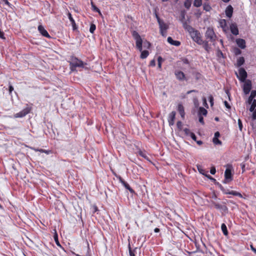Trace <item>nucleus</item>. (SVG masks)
Returning a JSON list of instances; mask_svg holds the SVG:
<instances>
[{
	"label": "nucleus",
	"instance_id": "27",
	"mask_svg": "<svg viewBox=\"0 0 256 256\" xmlns=\"http://www.w3.org/2000/svg\"><path fill=\"white\" fill-rule=\"evenodd\" d=\"M90 4H91L92 8V10L93 11L98 12V14H102L101 12H100V10H99V8L96 7V6L94 4V3L93 2L92 0H91V2H90Z\"/></svg>",
	"mask_w": 256,
	"mask_h": 256
},
{
	"label": "nucleus",
	"instance_id": "2",
	"mask_svg": "<svg viewBox=\"0 0 256 256\" xmlns=\"http://www.w3.org/2000/svg\"><path fill=\"white\" fill-rule=\"evenodd\" d=\"M132 36L136 40V48L141 52L140 58L142 59L146 58L149 55V52L147 50H142V40L139 34L136 30L132 32Z\"/></svg>",
	"mask_w": 256,
	"mask_h": 256
},
{
	"label": "nucleus",
	"instance_id": "59",
	"mask_svg": "<svg viewBox=\"0 0 256 256\" xmlns=\"http://www.w3.org/2000/svg\"><path fill=\"white\" fill-rule=\"evenodd\" d=\"M235 53H236V54H241V50H240L238 48H236V51H235Z\"/></svg>",
	"mask_w": 256,
	"mask_h": 256
},
{
	"label": "nucleus",
	"instance_id": "19",
	"mask_svg": "<svg viewBox=\"0 0 256 256\" xmlns=\"http://www.w3.org/2000/svg\"><path fill=\"white\" fill-rule=\"evenodd\" d=\"M178 110L182 118H184L185 115L184 110V107L182 104H178Z\"/></svg>",
	"mask_w": 256,
	"mask_h": 256
},
{
	"label": "nucleus",
	"instance_id": "50",
	"mask_svg": "<svg viewBox=\"0 0 256 256\" xmlns=\"http://www.w3.org/2000/svg\"><path fill=\"white\" fill-rule=\"evenodd\" d=\"M149 65L150 66H156V61H155V60L154 59V60H150Z\"/></svg>",
	"mask_w": 256,
	"mask_h": 256
},
{
	"label": "nucleus",
	"instance_id": "16",
	"mask_svg": "<svg viewBox=\"0 0 256 256\" xmlns=\"http://www.w3.org/2000/svg\"><path fill=\"white\" fill-rule=\"evenodd\" d=\"M236 43L238 47L242 49H244L246 47V41L242 38H238L236 40Z\"/></svg>",
	"mask_w": 256,
	"mask_h": 256
},
{
	"label": "nucleus",
	"instance_id": "23",
	"mask_svg": "<svg viewBox=\"0 0 256 256\" xmlns=\"http://www.w3.org/2000/svg\"><path fill=\"white\" fill-rule=\"evenodd\" d=\"M136 154H138L139 156H141L142 157L144 158L146 160H149V158L147 156L145 151H142L140 149L138 148V151Z\"/></svg>",
	"mask_w": 256,
	"mask_h": 256
},
{
	"label": "nucleus",
	"instance_id": "17",
	"mask_svg": "<svg viewBox=\"0 0 256 256\" xmlns=\"http://www.w3.org/2000/svg\"><path fill=\"white\" fill-rule=\"evenodd\" d=\"M226 16L229 18H230L232 16V13H233V8L231 5L228 6L226 10Z\"/></svg>",
	"mask_w": 256,
	"mask_h": 256
},
{
	"label": "nucleus",
	"instance_id": "35",
	"mask_svg": "<svg viewBox=\"0 0 256 256\" xmlns=\"http://www.w3.org/2000/svg\"><path fill=\"white\" fill-rule=\"evenodd\" d=\"M54 241H55L56 244H57V246H60V244L58 240V234L56 232L54 236Z\"/></svg>",
	"mask_w": 256,
	"mask_h": 256
},
{
	"label": "nucleus",
	"instance_id": "41",
	"mask_svg": "<svg viewBox=\"0 0 256 256\" xmlns=\"http://www.w3.org/2000/svg\"><path fill=\"white\" fill-rule=\"evenodd\" d=\"M238 125L240 130L242 132V124L241 120L240 118L238 120Z\"/></svg>",
	"mask_w": 256,
	"mask_h": 256
},
{
	"label": "nucleus",
	"instance_id": "48",
	"mask_svg": "<svg viewBox=\"0 0 256 256\" xmlns=\"http://www.w3.org/2000/svg\"><path fill=\"white\" fill-rule=\"evenodd\" d=\"M209 100H210V105L212 106H213L214 104V98L213 96L210 95V96H209Z\"/></svg>",
	"mask_w": 256,
	"mask_h": 256
},
{
	"label": "nucleus",
	"instance_id": "20",
	"mask_svg": "<svg viewBox=\"0 0 256 256\" xmlns=\"http://www.w3.org/2000/svg\"><path fill=\"white\" fill-rule=\"evenodd\" d=\"M220 27L222 28V30L224 32H226V29L228 28L226 21L224 19H222L220 20Z\"/></svg>",
	"mask_w": 256,
	"mask_h": 256
},
{
	"label": "nucleus",
	"instance_id": "44",
	"mask_svg": "<svg viewBox=\"0 0 256 256\" xmlns=\"http://www.w3.org/2000/svg\"><path fill=\"white\" fill-rule=\"evenodd\" d=\"M14 90V87L9 83L8 91L10 94H12V92Z\"/></svg>",
	"mask_w": 256,
	"mask_h": 256
},
{
	"label": "nucleus",
	"instance_id": "10",
	"mask_svg": "<svg viewBox=\"0 0 256 256\" xmlns=\"http://www.w3.org/2000/svg\"><path fill=\"white\" fill-rule=\"evenodd\" d=\"M252 88V82L250 80H248L244 84L243 86V90L246 94H248Z\"/></svg>",
	"mask_w": 256,
	"mask_h": 256
},
{
	"label": "nucleus",
	"instance_id": "47",
	"mask_svg": "<svg viewBox=\"0 0 256 256\" xmlns=\"http://www.w3.org/2000/svg\"><path fill=\"white\" fill-rule=\"evenodd\" d=\"M0 38L5 40L6 38L4 36V32L1 30L0 28Z\"/></svg>",
	"mask_w": 256,
	"mask_h": 256
},
{
	"label": "nucleus",
	"instance_id": "14",
	"mask_svg": "<svg viewBox=\"0 0 256 256\" xmlns=\"http://www.w3.org/2000/svg\"><path fill=\"white\" fill-rule=\"evenodd\" d=\"M212 204L214 206V208L217 210H222L224 212H226L228 210L227 206L224 204L222 205L213 201L212 202Z\"/></svg>",
	"mask_w": 256,
	"mask_h": 256
},
{
	"label": "nucleus",
	"instance_id": "58",
	"mask_svg": "<svg viewBox=\"0 0 256 256\" xmlns=\"http://www.w3.org/2000/svg\"><path fill=\"white\" fill-rule=\"evenodd\" d=\"M251 250L255 253L256 254V248H254L252 244L250 246Z\"/></svg>",
	"mask_w": 256,
	"mask_h": 256
},
{
	"label": "nucleus",
	"instance_id": "33",
	"mask_svg": "<svg viewBox=\"0 0 256 256\" xmlns=\"http://www.w3.org/2000/svg\"><path fill=\"white\" fill-rule=\"evenodd\" d=\"M192 4L191 0H186L184 2V6L186 8L189 9Z\"/></svg>",
	"mask_w": 256,
	"mask_h": 256
},
{
	"label": "nucleus",
	"instance_id": "60",
	"mask_svg": "<svg viewBox=\"0 0 256 256\" xmlns=\"http://www.w3.org/2000/svg\"><path fill=\"white\" fill-rule=\"evenodd\" d=\"M220 136V134L218 132H215L214 138H218Z\"/></svg>",
	"mask_w": 256,
	"mask_h": 256
},
{
	"label": "nucleus",
	"instance_id": "4",
	"mask_svg": "<svg viewBox=\"0 0 256 256\" xmlns=\"http://www.w3.org/2000/svg\"><path fill=\"white\" fill-rule=\"evenodd\" d=\"M84 64H84L82 60L76 58H72V62H70L72 70H74L77 67L84 68Z\"/></svg>",
	"mask_w": 256,
	"mask_h": 256
},
{
	"label": "nucleus",
	"instance_id": "37",
	"mask_svg": "<svg viewBox=\"0 0 256 256\" xmlns=\"http://www.w3.org/2000/svg\"><path fill=\"white\" fill-rule=\"evenodd\" d=\"M211 7L208 4H204V10L208 12L211 10Z\"/></svg>",
	"mask_w": 256,
	"mask_h": 256
},
{
	"label": "nucleus",
	"instance_id": "24",
	"mask_svg": "<svg viewBox=\"0 0 256 256\" xmlns=\"http://www.w3.org/2000/svg\"><path fill=\"white\" fill-rule=\"evenodd\" d=\"M128 190L131 194L134 193V190L130 186V185L125 181L122 184Z\"/></svg>",
	"mask_w": 256,
	"mask_h": 256
},
{
	"label": "nucleus",
	"instance_id": "39",
	"mask_svg": "<svg viewBox=\"0 0 256 256\" xmlns=\"http://www.w3.org/2000/svg\"><path fill=\"white\" fill-rule=\"evenodd\" d=\"M213 142L214 144H221L222 142L218 138H213Z\"/></svg>",
	"mask_w": 256,
	"mask_h": 256
},
{
	"label": "nucleus",
	"instance_id": "36",
	"mask_svg": "<svg viewBox=\"0 0 256 256\" xmlns=\"http://www.w3.org/2000/svg\"><path fill=\"white\" fill-rule=\"evenodd\" d=\"M0 3H4L5 4L7 5L10 8H12V4L10 3L8 0H0Z\"/></svg>",
	"mask_w": 256,
	"mask_h": 256
},
{
	"label": "nucleus",
	"instance_id": "11",
	"mask_svg": "<svg viewBox=\"0 0 256 256\" xmlns=\"http://www.w3.org/2000/svg\"><path fill=\"white\" fill-rule=\"evenodd\" d=\"M38 30L42 36L48 38H51V36L48 34L47 30L44 28V27L42 25H39L38 26Z\"/></svg>",
	"mask_w": 256,
	"mask_h": 256
},
{
	"label": "nucleus",
	"instance_id": "29",
	"mask_svg": "<svg viewBox=\"0 0 256 256\" xmlns=\"http://www.w3.org/2000/svg\"><path fill=\"white\" fill-rule=\"evenodd\" d=\"M244 62V57L242 56H241V57H240L238 59V60H237V66L238 67L239 66H242Z\"/></svg>",
	"mask_w": 256,
	"mask_h": 256
},
{
	"label": "nucleus",
	"instance_id": "21",
	"mask_svg": "<svg viewBox=\"0 0 256 256\" xmlns=\"http://www.w3.org/2000/svg\"><path fill=\"white\" fill-rule=\"evenodd\" d=\"M68 19L70 20V22H71L73 30H75L77 28L76 24V22L72 17V14L70 12H68Z\"/></svg>",
	"mask_w": 256,
	"mask_h": 256
},
{
	"label": "nucleus",
	"instance_id": "42",
	"mask_svg": "<svg viewBox=\"0 0 256 256\" xmlns=\"http://www.w3.org/2000/svg\"><path fill=\"white\" fill-rule=\"evenodd\" d=\"M197 168L200 174H204V170L202 169V166L197 165Z\"/></svg>",
	"mask_w": 256,
	"mask_h": 256
},
{
	"label": "nucleus",
	"instance_id": "56",
	"mask_svg": "<svg viewBox=\"0 0 256 256\" xmlns=\"http://www.w3.org/2000/svg\"><path fill=\"white\" fill-rule=\"evenodd\" d=\"M255 108H256L255 106H254L251 104V106L250 108V111L251 112H254V110H256Z\"/></svg>",
	"mask_w": 256,
	"mask_h": 256
},
{
	"label": "nucleus",
	"instance_id": "32",
	"mask_svg": "<svg viewBox=\"0 0 256 256\" xmlns=\"http://www.w3.org/2000/svg\"><path fill=\"white\" fill-rule=\"evenodd\" d=\"M202 5V0H194V6L195 7L198 8Z\"/></svg>",
	"mask_w": 256,
	"mask_h": 256
},
{
	"label": "nucleus",
	"instance_id": "5",
	"mask_svg": "<svg viewBox=\"0 0 256 256\" xmlns=\"http://www.w3.org/2000/svg\"><path fill=\"white\" fill-rule=\"evenodd\" d=\"M232 166L228 165L224 172V179L223 180L224 184H228L232 180Z\"/></svg>",
	"mask_w": 256,
	"mask_h": 256
},
{
	"label": "nucleus",
	"instance_id": "45",
	"mask_svg": "<svg viewBox=\"0 0 256 256\" xmlns=\"http://www.w3.org/2000/svg\"><path fill=\"white\" fill-rule=\"evenodd\" d=\"M198 120L200 123H201L202 125L204 124V118L202 116H198Z\"/></svg>",
	"mask_w": 256,
	"mask_h": 256
},
{
	"label": "nucleus",
	"instance_id": "46",
	"mask_svg": "<svg viewBox=\"0 0 256 256\" xmlns=\"http://www.w3.org/2000/svg\"><path fill=\"white\" fill-rule=\"evenodd\" d=\"M210 172L212 174H214L216 172V170L214 166H212L210 170Z\"/></svg>",
	"mask_w": 256,
	"mask_h": 256
},
{
	"label": "nucleus",
	"instance_id": "53",
	"mask_svg": "<svg viewBox=\"0 0 256 256\" xmlns=\"http://www.w3.org/2000/svg\"><path fill=\"white\" fill-rule=\"evenodd\" d=\"M253 99H254V98H252V97L250 96L248 98V102H247L248 103V104H251L253 100H254Z\"/></svg>",
	"mask_w": 256,
	"mask_h": 256
},
{
	"label": "nucleus",
	"instance_id": "43",
	"mask_svg": "<svg viewBox=\"0 0 256 256\" xmlns=\"http://www.w3.org/2000/svg\"><path fill=\"white\" fill-rule=\"evenodd\" d=\"M115 176L119 180V182L122 184L124 180L122 178L118 175V174H115Z\"/></svg>",
	"mask_w": 256,
	"mask_h": 256
},
{
	"label": "nucleus",
	"instance_id": "12",
	"mask_svg": "<svg viewBox=\"0 0 256 256\" xmlns=\"http://www.w3.org/2000/svg\"><path fill=\"white\" fill-rule=\"evenodd\" d=\"M176 112L174 111L171 112L168 117V122L170 126H173L174 124Z\"/></svg>",
	"mask_w": 256,
	"mask_h": 256
},
{
	"label": "nucleus",
	"instance_id": "55",
	"mask_svg": "<svg viewBox=\"0 0 256 256\" xmlns=\"http://www.w3.org/2000/svg\"><path fill=\"white\" fill-rule=\"evenodd\" d=\"M224 106H226V107L227 108H230V104H228V102H226V100H225L224 102Z\"/></svg>",
	"mask_w": 256,
	"mask_h": 256
},
{
	"label": "nucleus",
	"instance_id": "25",
	"mask_svg": "<svg viewBox=\"0 0 256 256\" xmlns=\"http://www.w3.org/2000/svg\"><path fill=\"white\" fill-rule=\"evenodd\" d=\"M207 110L203 107H200L198 110V116H206Z\"/></svg>",
	"mask_w": 256,
	"mask_h": 256
},
{
	"label": "nucleus",
	"instance_id": "22",
	"mask_svg": "<svg viewBox=\"0 0 256 256\" xmlns=\"http://www.w3.org/2000/svg\"><path fill=\"white\" fill-rule=\"evenodd\" d=\"M168 42L172 45L175 46H179L180 44V42L178 40H174L170 36L168 38Z\"/></svg>",
	"mask_w": 256,
	"mask_h": 256
},
{
	"label": "nucleus",
	"instance_id": "52",
	"mask_svg": "<svg viewBox=\"0 0 256 256\" xmlns=\"http://www.w3.org/2000/svg\"><path fill=\"white\" fill-rule=\"evenodd\" d=\"M182 122H180V121H178L176 123V126H178V128L180 129H181L182 127Z\"/></svg>",
	"mask_w": 256,
	"mask_h": 256
},
{
	"label": "nucleus",
	"instance_id": "61",
	"mask_svg": "<svg viewBox=\"0 0 256 256\" xmlns=\"http://www.w3.org/2000/svg\"><path fill=\"white\" fill-rule=\"evenodd\" d=\"M156 19H157V20H158V23L159 22H161V21H162V20L158 16V14H156Z\"/></svg>",
	"mask_w": 256,
	"mask_h": 256
},
{
	"label": "nucleus",
	"instance_id": "13",
	"mask_svg": "<svg viewBox=\"0 0 256 256\" xmlns=\"http://www.w3.org/2000/svg\"><path fill=\"white\" fill-rule=\"evenodd\" d=\"M176 78L179 80H186L185 74L182 71L176 70L174 72Z\"/></svg>",
	"mask_w": 256,
	"mask_h": 256
},
{
	"label": "nucleus",
	"instance_id": "18",
	"mask_svg": "<svg viewBox=\"0 0 256 256\" xmlns=\"http://www.w3.org/2000/svg\"><path fill=\"white\" fill-rule=\"evenodd\" d=\"M32 149L35 152H40L44 153L46 154H51L52 153V150H44V149H42V148H32Z\"/></svg>",
	"mask_w": 256,
	"mask_h": 256
},
{
	"label": "nucleus",
	"instance_id": "26",
	"mask_svg": "<svg viewBox=\"0 0 256 256\" xmlns=\"http://www.w3.org/2000/svg\"><path fill=\"white\" fill-rule=\"evenodd\" d=\"M202 44L203 45V48H204V50L208 52L210 51V47L209 46L208 41H206V40L204 41L202 40Z\"/></svg>",
	"mask_w": 256,
	"mask_h": 256
},
{
	"label": "nucleus",
	"instance_id": "1",
	"mask_svg": "<svg viewBox=\"0 0 256 256\" xmlns=\"http://www.w3.org/2000/svg\"><path fill=\"white\" fill-rule=\"evenodd\" d=\"M184 28L186 30L194 41L199 45L202 44V38L200 33L198 30L194 29L186 22L183 23Z\"/></svg>",
	"mask_w": 256,
	"mask_h": 256
},
{
	"label": "nucleus",
	"instance_id": "9",
	"mask_svg": "<svg viewBox=\"0 0 256 256\" xmlns=\"http://www.w3.org/2000/svg\"><path fill=\"white\" fill-rule=\"evenodd\" d=\"M32 110V108L30 107H26V108L23 109L22 110L16 114L14 115V117L16 118H22L26 116V114H29Z\"/></svg>",
	"mask_w": 256,
	"mask_h": 256
},
{
	"label": "nucleus",
	"instance_id": "30",
	"mask_svg": "<svg viewBox=\"0 0 256 256\" xmlns=\"http://www.w3.org/2000/svg\"><path fill=\"white\" fill-rule=\"evenodd\" d=\"M221 229L224 235L227 236L228 234L227 227L224 224H222Z\"/></svg>",
	"mask_w": 256,
	"mask_h": 256
},
{
	"label": "nucleus",
	"instance_id": "34",
	"mask_svg": "<svg viewBox=\"0 0 256 256\" xmlns=\"http://www.w3.org/2000/svg\"><path fill=\"white\" fill-rule=\"evenodd\" d=\"M96 29V26L94 24H92L90 26V32L93 34Z\"/></svg>",
	"mask_w": 256,
	"mask_h": 256
},
{
	"label": "nucleus",
	"instance_id": "15",
	"mask_svg": "<svg viewBox=\"0 0 256 256\" xmlns=\"http://www.w3.org/2000/svg\"><path fill=\"white\" fill-rule=\"evenodd\" d=\"M230 30L231 32L235 36L238 34V30L236 24L235 23L232 24L230 25Z\"/></svg>",
	"mask_w": 256,
	"mask_h": 256
},
{
	"label": "nucleus",
	"instance_id": "40",
	"mask_svg": "<svg viewBox=\"0 0 256 256\" xmlns=\"http://www.w3.org/2000/svg\"><path fill=\"white\" fill-rule=\"evenodd\" d=\"M144 48H150L151 46V44L149 42L146 40L144 42Z\"/></svg>",
	"mask_w": 256,
	"mask_h": 256
},
{
	"label": "nucleus",
	"instance_id": "49",
	"mask_svg": "<svg viewBox=\"0 0 256 256\" xmlns=\"http://www.w3.org/2000/svg\"><path fill=\"white\" fill-rule=\"evenodd\" d=\"M250 96L252 98H255L256 96V90H252L250 93Z\"/></svg>",
	"mask_w": 256,
	"mask_h": 256
},
{
	"label": "nucleus",
	"instance_id": "6",
	"mask_svg": "<svg viewBox=\"0 0 256 256\" xmlns=\"http://www.w3.org/2000/svg\"><path fill=\"white\" fill-rule=\"evenodd\" d=\"M218 187L224 194H232L234 196H238L241 198H243L242 194L240 192L234 190L230 191L228 189L225 188L221 184H218Z\"/></svg>",
	"mask_w": 256,
	"mask_h": 256
},
{
	"label": "nucleus",
	"instance_id": "8",
	"mask_svg": "<svg viewBox=\"0 0 256 256\" xmlns=\"http://www.w3.org/2000/svg\"><path fill=\"white\" fill-rule=\"evenodd\" d=\"M236 74L238 80L242 82H244L246 80L248 76L246 72L242 68H240L238 70V75L237 73H236Z\"/></svg>",
	"mask_w": 256,
	"mask_h": 256
},
{
	"label": "nucleus",
	"instance_id": "38",
	"mask_svg": "<svg viewBox=\"0 0 256 256\" xmlns=\"http://www.w3.org/2000/svg\"><path fill=\"white\" fill-rule=\"evenodd\" d=\"M186 136H190V134L192 133V132H191L190 130L188 128H185L183 130Z\"/></svg>",
	"mask_w": 256,
	"mask_h": 256
},
{
	"label": "nucleus",
	"instance_id": "31",
	"mask_svg": "<svg viewBox=\"0 0 256 256\" xmlns=\"http://www.w3.org/2000/svg\"><path fill=\"white\" fill-rule=\"evenodd\" d=\"M163 61L164 60L162 59V58L160 56H159L158 58V68L160 69V70H161L162 69V64Z\"/></svg>",
	"mask_w": 256,
	"mask_h": 256
},
{
	"label": "nucleus",
	"instance_id": "28",
	"mask_svg": "<svg viewBox=\"0 0 256 256\" xmlns=\"http://www.w3.org/2000/svg\"><path fill=\"white\" fill-rule=\"evenodd\" d=\"M136 249L137 248H135L132 250L130 248V244H128V251L130 256H136Z\"/></svg>",
	"mask_w": 256,
	"mask_h": 256
},
{
	"label": "nucleus",
	"instance_id": "3",
	"mask_svg": "<svg viewBox=\"0 0 256 256\" xmlns=\"http://www.w3.org/2000/svg\"><path fill=\"white\" fill-rule=\"evenodd\" d=\"M205 36L207 40H208L212 42H214L217 38V36L212 28H208L205 33Z\"/></svg>",
	"mask_w": 256,
	"mask_h": 256
},
{
	"label": "nucleus",
	"instance_id": "64",
	"mask_svg": "<svg viewBox=\"0 0 256 256\" xmlns=\"http://www.w3.org/2000/svg\"><path fill=\"white\" fill-rule=\"evenodd\" d=\"M160 229L158 228H155L154 230V232H160Z\"/></svg>",
	"mask_w": 256,
	"mask_h": 256
},
{
	"label": "nucleus",
	"instance_id": "54",
	"mask_svg": "<svg viewBox=\"0 0 256 256\" xmlns=\"http://www.w3.org/2000/svg\"><path fill=\"white\" fill-rule=\"evenodd\" d=\"M182 60L184 64H189V61L186 58H183Z\"/></svg>",
	"mask_w": 256,
	"mask_h": 256
},
{
	"label": "nucleus",
	"instance_id": "57",
	"mask_svg": "<svg viewBox=\"0 0 256 256\" xmlns=\"http://www.w3.org/2000/svg\"><path fill=\"white\" fill-rule=\"evenodd\" d=\"M252 118L254 120H256V109L254 110V111L253 112V114H252Z\"/></svg>",
	"mask_w": 256,
	"mask_h": 256
},
{
	"label": "nucleus",
	"instance_id": "63",
	"mask_svg": "<svg viewBox=\"0 0 256 256\" xmlns=\"http://www.w3.org/2000/svg\"><path fill=\"white\" fill-rule=\"evenodd\" d=\"M196 142L200 146L202 144V142L201 140H196Z\"/></svg>",
	"mask_w": 256,
	"mask_h": 256
},
{
	"label": "nucleus",
	"instance_id": "51",
	"mask_svg": "<svg viewBox=\"0 0 256 256\" xmlns=\"http://www.w3.org/2000/svg\"><path fill=\"white\" fill-rule=\"evenodd\" d=\"M190 136L195 142L196 140V136L195 135V134L194 132L190 134Z\"/></svg>",
	"mask_w": 256,
	"mask_h": 256
},
{
	"label": "nucleus",
	"instance_id": "7",
	"mask_svg": "<svg viewBox=\"0 0 256 256\" xmlns=\"http://www.w3.org/2000/svg\"><path fill=\"white\" fill-rule=\"evenodd\" d=\"M160 33L163 36L166 37V36L167 30L169 28L168 24L165 23L163 20L158 22Z\"/></svg>",
	"mask_w": 256,
	"mask_h": 256
},
{
	"label": "nucleus",
	"instance_id": "62",
	"mask_svg": "<svg viewBox=\"0 0 256 256\" xmlns=\"http://www.w3.org/2000/svg\"><path fill=\"white\" fill-rule=\"evenodd\" d=\"M251 104L252 106L256 107V100H254L252 102Z\"/></svg>",
	"mask_w": 256,
	"mask_h": 256
}]
</instances>
